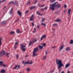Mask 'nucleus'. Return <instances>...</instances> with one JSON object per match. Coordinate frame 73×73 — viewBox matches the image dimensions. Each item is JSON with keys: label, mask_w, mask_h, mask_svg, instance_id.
I'll use <instances>...</instances> for the list:
<instances>
[{"label": "nucleus", "mask_w": 73, "mask_h": 73, "mask_svg": "<svg viewBox=\"0 0 73 73\" xmlns=\"http://www.w3.org/2000/svg\"><path fill=\"white\" fill-rule=\"evenodd\" d=\"M57 4H58V2H56L55 3H54L53 4L50 5V9L53 11H54V10L55 7H57L58 8H60L61 6V5L60 4L57 5Z\"/></svg>", "instance_id": "f257e3e1"}, {"label": "nucleus", "mask_w": 73, "mask_h": 73, "mask_svg": "<svg viewBox=\"0 0 73 73\" xmlns=\"http://www.w3.org/2000/svg\"><path fill=\"white\" fill-rule=\"evenodd\" d=\"M56 64L58 65L59 66L58 67V69H60L62 66H64V65L62 64V61L61 60H59L58 59H56Z\"/></svg>", "instance_id": "f03ea898"}, {"label": "nucleus", "mask_w": 73, "mask_h": 73, "mask_svg": "<svg viewBox=\"0 0 73 73\" xmlns=\"http://www.w3.org/2000/svg\"><path fill=\"white\" fill-rule=\"evenodd\" d=\"M37 51H38V48H35L34 49V51H33V56H37V55H38V54H35L36 53V52H37Z\"/></svg>", "instance_id": "7ed1b4c3"}, {"label": "nucleus", "mask_w": 73, "mask_h": 73, "mask_svg": "<svg viewBox=\"0 0 73 73\" xmlns=\"http://www.w3.org/2000/svg\"><path fill=\"white\" fill-rule=\"evenodd\" d=\"M20 46L21 49L22 50L24 51L26 50H25V47L26 46V45H23V44H21L20 45Z\"/></svg>", "instance_id": "20e7f679"}, {"label": "nucleus", "mask_w": 73, "mask_h": 73, "mask_svg": "<svg viewBox=\"0 0 73 73\" xmlns=\"http://www.w3.org/2000/svg\"><path fill=\"white\" fill-rule=\"evenodd\" d=\"M33 64V62L31 60V62H29V60L27 61V62H25L24 63V64L25 65V64Z\"/></svg>", "instance_id": "39448f33"}, {"label": "nucleus", "mask_w": 73, "mask_h": 73, "mask_svg": "<svg viewBox=\"0 0 73 73\" xmlns=\"http://www.w3.org/2000/svg\"><path fill=\"white\" fill-rule=\"evenodd\" d=\"M5 54V52L4 51H2L1 53H0V57L3 56Z\"/></svg>", "instance_id": "423d86ee"}, {"label": "nucleus", "mask_w": 73, "mask_h": 73, "mask_svg": "<svg viewBox=\"0 0 73 73\" xmlns=\"http://www.w3.org/2000/svg\"><path fill=\"white\" fill-rule=\"evenodd\" d=\"M34 17H35V15H32L29 19L30 21H34Z\"/></svg>", "instance_id": "0eeeda50"}, {"label": "nucleus", "mask_w": 73, "mask_h": 73, "mask_svg": "<svg viewBox=\"0 0 73 73\" xmlns=\"http://www.w3.org/2000/svg\"><path fill=\"white\" fill-rule=\"evenodd\" d=\"M20 65H17L15 66V67L13 68V69H16L17 68H18V69H17V70L19 68H20Z\"/></svg>", "instance_id": "6e6552de"}, {"label": "nucleus", "mask_w": 73, "mask_h": 73, "mask_svg": "<svg viewBox=\"0 0 73 73\" xmlns=\"http://www.w3.org/2000/svg\"><path fill=\"white\" fill-rule=\"evenodd\" d=\"M46 35H43L42 36V37H41V40H42V38H46Z\"/></svg>", "instance_id": "1a4fd4ad"}, {"label": "nucleus", "mask_w": 73, "mask_h": 73, "mask_svg": "<svg viewBox=\"0 0 73 73\" xmlns=\"http://www.w3.org/2000/svg\"><path fill=\"white\" fill-rule=\"evenodd\" d=\"M64 46H60L59 49V51L60 52L61 50H62V49L64 48Z\"/></svg>", "instance_id": "9d476101"}, {"label": "nucleus", "mask_w": 73, "mask_h": 73, "mask_svg": "<svg viewBox=\"0 0 73 73\" xmlns=\"http://www.w3.org/2000/svg\"><path fill=\"white\" fill-rule=\"evenodd\" d=\"M36 13L37 15H39V16H42V15H41V13H40L38 12V11H37Z\"/></svg>", "instance_id": "9b49d317"}, {"label": "nucleus", "mask_w": 73, "mask_h": 73, "mask_svg": "<svg viewBox=\"0 0 73 73\" xmlns=\"http://www.w3.org/2000/svg\"><path fill=\"white\" fill-rule=\"evenodd\" d=\"M13 12V8H12L10 10L9 13L10 15L12 14V13Z\"/></svg>", "instance_id": "f8f14e48"}, {"label": "nucleus", "mask_w": 73, "mask_h": 73, "mask_svg": "<svg viewBox=\"0 0 73 73\" xmlns=\"http://www.w3.org/2000/svg\"><path fill=\"white\" fill-rule=\"evenodd\" d=\"M2 40H3V38L2 37H0V46H1L2 44V43L1 42Z\"/></svg>", "instance_id": "ddd939ff"}, {"label": "nucleus", "mask_w": 73, "mask_h": 73, "mask_svg": "<svg viewBox=\"0 0 73 73\" xmlns=\"http://www.w3.org/2000/svg\"><path fill=\"white\" fill-rule=\"evenodd\" d=\"M70 64H67L65 66V68H68V67L70 66Z\"/></svg>", "instance_id": "4468645a"}, {"label": "nucleus", "mask_w": 73, "mask_h": 73, "mask_svg": "<svg viewBox=\"0 0 73 73\" xmlns=\"http://www.w3.org/2000/svg\"><path fill=\"white\" fill-rule=\"evenodd\" d=\"M71 12V9H70L68 10V16H69L70 15V12Z\"/></svg>", "instance_id": "2eb2a0df"}, {"label": "nucleus", "mask_w": 73, "mask_h": 73, "mask_svg": "<svg viewBox=\"0 0 73 73\" xmlns=\"http://www.w3.org/2000/svg\"><path fill=\"white\" fill-rule=\"evenodd\" d=\"M14 5H16L17 6L18 5V1H15V2L14 3Z\"/></svg>", "instance_id": "dca6fc26"}, {"label": "nucleus", "mask_w": 73, "mask_h": 73, "mask_svg": "<svg viewBox=\"0 0 73 73\" xmlns=\"http://www.w3.org/2000/svg\"><path fill=\"white\" fill-rule=\"evenodd\" d=\"M18 15H19L20 17L21 16V13L20 12V10H19L18 11Z\"/></svg>", "instance_id": "f3484780"}, {"label": "nucleus", "mask_w": 73, "mask_h": 73, "mask_svg": "<svg viewBox=\"0 0 73 73\" xmlns=\"http://www.w3.org/2000/svg\"><path fill=\"white\" fill-rule=\"evenodd\" d=\"M14 4L15 2H13V1H11L9 2L8 5H10V4Z\"/></svg>", "instance_id": "a211bd4d"}, {"label": "nucleus", "mask_w": 73, "mask_h": 73, "mask_svg": "<svg viewBox=\"0 0 73 73\" xmlns=\"http://www.w3.org/2000/svg\"><path fill=\"white\" fill-rule=\"evenodd\" d=\"M0 72L1 73H5V71L3 69L0 71Z\"/></svg>", "instance_id": "6ab92c4d"}, {"label": "nucleus", "mask_w": 73, "mask_h": 73, "mask_svg": "<svg viewBox=\"0 0 73 73\" xmlns=\"http://www.w3.org/2000/svg\"><path fill=\"white\" fill-rule=\"evenodd\" d=\"M39 48L40 49H42L43 48V46H41L40 45H39Z\"/></svg>", "instance_id": "aec40b11"}, {"label": "nucleus", "mask_w": 73, "mask_h": 73, "mask_svg": "<svg viewBox=\"0 0 73 73\" xmlns=\"http://www.w3.org/2000/svg\"><path fill=\"white\" fill-rule=\"evenodd\" d=\"M55 21L56 22H60L61 20L60 19H57Z\"/></svg>", "instance_id": "412c9836"}, {"label": "nucleus", "mask_w": 73, "mask_h": 73, "mask_svg": "<svg viewBox=\"0 0 73 73\" xmlns=\"http://www.w3.org/2000/svg\"><path fill=\"white\" fill-rule=\"evenodd\" d=\"M17 33H21V32L20 31V29H18L17 30Z\"/></svg>", "instance_id": "4be33fe9"}, {"label": "nucleus", "mask_w": 73, "mask_h": 73, "mask_svg": "<svg viewBox=\"0 0 73 73\" xmlns=\"http://www.w3.org/2000/svg\"><path fill=\"white\" fill-rule=\"evenodd\" d=\"M5 24H6V21H3L2 22V25H4Z\"/></svg>", "instance_id": "5701e85b"}, {"label": "nucleus", "mask_w": 73, "mask_h": 73, "mask_svg": "<svg viewBox=\"0 0 73 73\" xmlns=\"http://www.w3.org/2000/svg\"><path fill=\"white\" fill-rule=\"evenodd\" d=\"M15 57H16L17 59H18V58H19V54H17L16 55Z\"/></svg>", "instance_id": "b1692460"}, {"label": "nucleus", "mask_w": 73, "mask_h": 73, "mask_svg": "<svg viewBox=\"0 0 73 73\" xmlns=\"http://www.w3.org/2000/svg\"><path fill=\"white\" fill-rule=\"evenodd\" d=\"M33 43V41L32 42H30L29 44V46H31V45H32Z\"/></svg>", "instance_id": "393cba45"}, {"label": "nucleus", "mask_w": 73, "mask_h": 73, "mask_svg": "<svg viewBox=\"0 0 73 73\" xmlns=\"http://www.w3.org/2000/svg\"><path fill=\"white\" fill-rule=\"evenodd\" d=\"M3 63H4V62L3 61H0V65H1V66L2 65V64H3Z\"/></svg>", "instance_id": "a878e982"}, {"label": "nucleus", "mask_w": 73, "mask_h": 73, "mask_svg": "<svg viewBox=\"0 0 73 73\" xmlns=\"http://www.w3.org/2000/svg\"><path fill=\"white\" fill-rule=\"evenodd\" d=\"M6 56H7V57H9V55L10 54V53H6Z\"/></svg>", "instance_id": "bb28decb"}, {"label": "nucleus", "mask_w": 73, "mask_h": 73, "mask_svg": "<svg viewBox=\"0 0 73 73\" xmlns=\"http://www.w3.org/2000/svg\"><path fill=\"white\" fill-rule=\"evenodd\" d=\"M66 50L67 51H68V50H70V48L68 47L66 49Z\"/></svg>", "instance_id": "cd10ccee"}, {"label": "nucleus", "mask_w": 73, "mask_h": 73, "mask_svg": "<svg viewBox=\"0 0 73 73\" xmlns=\"http://www.w3.org/2000/svg\"><path fill=\"white\" fill-rule=\"evenodd\" d=\"M73 44V40H71L70 41V44Z\"/></svg>", "instance_id": "c85d7f7f"}, {"label": "nucleus", "mask_w": 73, "mask_h": 73, "mask_svg": "<svg viewBox=\"0 0 73 73\" xmlns=\"http://www.w3.org/2000/svg\"><path fill=\"white\" fill-rule=\"evenodd\" d=\"M15 33V32L13 31H11L10 32V34H11V35H12L13 34H14Z\"/></svg>", "instance_id": "c756f323"}, {"label": "nucleus", "mask_w": 73, "mask_h": 73, "mask_svg": "<svg viewBox=\"0 0 73 73\" xmlns=\"http://www.w3.org/2000/svg\"><path fill=\"white\" fill-rule=\"evenodd\" d=\"M2 66H3V67H4V68H5V67H6V66H7L6 65L3 64L2 65Z\"/></svg>", "instance_id": "7c9ffc66"}, {"label": "nucleus", "mask_w": 73, "mask_h": 73, "mask_svg": "<svg viewBox=\"0 0 73 73\" xmlns=\"http://www.w3.org/2000/svg\"><path fill=\"white\" fill-rule=\"evenodd\" d=\"M37 41V40H36V39H35L34 41H33V43H35V42H36Z\"/></svg>", "instance_id": "2f4dec72"}, {"label": "nucleus", "mask_w": 73, "mask_h": 73, "mask_svg": "<svg viewBox=\"0 0 73 73\" xmlns=\"http://www.w3.org/2000/svg\"><path fill=\"white\" fill-rule=\"evenodd\" d=\"M41 25H43L44 26V27H45L46 26V25L44 23H42L41 24Z\"/></svg>", "instance_id": "473e14b6"}, {"label": "nucleus", "mask_w": 73, "mask_h": 73, "mask_svg": "<svg viewBox=\"0 0 73 73\" xmlns=\"http://www.w3.org/2000/svg\"><path fill=\"white\" fill-rule=\"evenodd\" d=\"M2 1H1V0H0V3H3V2H4L5 1V0H2Z\"/></svg>", "instance_id": "72a5a7b5"}, {"label": "nucleus", "mask_w": 73, "mask_h": 73, "mask_svg": "<svg viewBox=\"0 0 73 73\" xmlns=\"http://www.w3.org/2000/svg\"><path fill=\"white\" fill-rule=\"evenodd\" d=\"M37 2V0H35V1H34V4H36Z\"/></svg>", "instance_id": "f704fd0d"}, {"label": "nucleus", "mask_w": 73, "mask_h": 73, "mask_svg": "<svg viewBox=\"0 0 73 73\" xmlns=\"http://www.w3.org/2000/svg\"><path fill=\"white\" fill-rule=\"evenodd\" d=\"M57 23L54 24L53 25V26L54 27H55V26H57Z\"/></svg>", "instance_id": "c9c22d12"}, {"label": "nucleus", "mask_w": 73, "mask_h": 73, "mask_svg": "<svg viewBox=\"0 0 73 73\" xmlns=\"http://www.w3.org/2000/svg\"><path fill=\"white\" fill-rule=\"evenodd\" d=\"M14 48L15 49H16L17 48V46H16V45H15L14 46Z\"/></svg>", "instance_id": "e433bc0d"}, {"label": "nucleus", "mask_w": 73, "mask_h": 73, "mask_svg": "<svg viewBox=\"0 0 73 73\" xmlns=\"http://www.w3.org/2000/svg\"><path fill=\"white\" fill-rule=\"evenodd\" d=\"M35 7H31V9H35Z\"/></svg>", "instance_id": "4c0bfd02"}, {"label": "nucleus", "mask_w": 73, "mask_h": 73, "mask_svg": "<svg viewBox=\"0 0 73 73\" xmlns=\"http://www.w3.org/2000/svg\"><path fill=\"white\" fill-rule=\"evenodd\" d=\"M55 1H56V0H54L53 1L50 0V3H53V2H54Z\"/></svg>", "instance_id": "58836bf2"}, {"label": "nucleus", "mask_w": 73, "mask_h": 73, "mask_svg": "<svg viewBox=\"0 0 73 73\" xmlns=\"http://www.w3.org/2000/svg\"><path fill=\"white\" fill-rule=\"evenodd\" d=\"M43 46H46V43L42 44Z\"/></svg>", "instance_id": "ea45409f"}, {"label": "nucleus", "mask_w": 73, "mask_h": 73, "mask_svg": "<svg viewBox=\"0 0 73 73\" xmlns=\"http://www.w3.org/2000/svg\"><path fill=\"white\" fill-rule=\"evenodd\" d=\"M34 29L35 30L34 31H33V33H35L36 31V28H34Z\"/></svg>", "instance_id": "a19ab883"}, {"label": "nucleus", "mask_w": 73, "mask_h": 73, "mask_svg": "<svg viewBox=\"0 0 73 73\" xmlns=\"http://www.w3.org/2000/svg\"><path fill=\"white\" fill-rule=\"evenodd\" d=\"M26 70L27 71H29V70H30V69H29V68H27Z\"/></svg>", "instance_id": "79ce46f5"}, {"label": "nucleus", "mask_w": 73, "mask_h": 73, "mask_svg": "<svg viewBox=\"0 0 73 73\" xmlns=\"http://www.w3.org/2000/svg\"><path fill=\"white\" fill-rule=\"evenodd\" d=\"M48 54V51H47V50H46L45 51V54L46 55H47V54Z\"/></svg>", "instance_id": "37998d69"}, {"label": "nucleus", "mask_w": 73, "mask_h": 73, "mask_svg": "<svg viewBox=\"0 0 73 73\" xmlns=\"http://www.w3.org/2000/svg\"><path fill=\"white\" fill-rule=\"evenodd\" d=\"M45 20V19L44 18L42 19V22H44V20Z\"/></svg>", "instance_id": "c03bdc74"}, {"label": "nucleus", "mask_w": 73, "mask_h": 73, "mask_svg": "<svg viewBox=\"0 0 73 73\" xmlns=\"http://www.w3.org/2000/svg\"><path fill=\"white\" fill-rule=\"evenodd\" d=\"M36 28H37L38 29H39L40 28V26H39V25H37Z\"/></svg>", "instance_id": "a18cd8bd"}, {"label": "nucleus", "mask_w": 73, "mask_h": 73, "mask_svg": "<svg viewBox=\"0 0 73 73\" xmlns=\"http://www.w3.org/2000/svg\"><path fill=\"white\" fill-rule=\"evenodd\" d=\"M18 44V42H15V45H17Z\"/></svg>", "instance_id": "49530a36"}, {"label": "nucleus", "mask_w": 73, "mask_h": 73, "mask_svg": "<svg viewBox=\"0 0 73 73\" xmlns=\"http://www.w3.org/2000/svg\"><path fill=\"white\" fill-rule=\"evenodd\" d=\"M29 12V11L28 10L26 11L25 12V14H27Z\"/></svg>", "instance_id": "de8ad7c7"}, {"label": "nucleus", "mask_w": 73, "mask_h": 73, "mask_svg": "<svg viewBox=\"0 0 73 73\" xmlns=\"http://www.w3.org/2000/svg\"><path fill=\"white\" fill-rule=\"evenodd\" d=\"M46 56H44L43 57V59H46Z\"/></svg>", "instance_id": "09e8293b"}, {"label": "nucleus", "mask_w": 73, "mask_h": 73, "mask_svg": "<svg viewBox=\"0 0 73 73\" xmlns=\"http://www.w3.org/2000/svg\"><path fill=\"white\" fill-rule=\"evenodd\" d=\"M56 48V46H54L52 47V49H55Z\"/></svg>", "instance_id": "8fccbe9b"}, {"label": "nucleus", "mask_w": 73, "mask_h": 73, "mask_svg": "<svg viewBox=\"0 0 73 73\" xmlns=\"http://www.w3.org/2000/svg\"><path fill=\"white\" fill-rule=\"evenodd\" d=\"M44 10H45V9H41V11H44Z\"/></svg>", "instance_id": "3c124183"}, {"label": "nucleus", "mask_w": 73, "mask_h": 73, "mask_svg": "<svg viewBox=\"0 0 73 73\" xmlns=\"http://www.w3.org/2000/svg\"><path fill=\"white\" fill-rule=\"evenodd\" d=\"M54 70H53L52 71H50V73H53V72H54Z\"/></svg>", "instance_id": "603ef678"}, {"label": "nucleus", "mask_w": 73, "mask_h": 73, "mask_svg": "<svg viewBox=\"0 0 73 73\" xmlns=\"http://www.w3.org/2000/svg\"><path fill=\"white\" fill-rule=\"evenodd\" d=\"M64 7L66 8V5H65L64 6Z\"/></svg>", "instance_id": "864d4df0"}, {"label": "nucleus", "mask_w": 73, "mask_h": 73, "mask_svg": "<svg viewBox=\"0 0 73 73\" xmlns=\"http://www.w3.org/2000/svg\"><path fill=\"white\" fill-rule=\"evenodd\" d=\"M47 8H48V7H45L44 9V10H45V9H47Z\"/></svg>", "instance_id": "5fc2aeb1"}, {"label": "nucleus", "mask_w": 73, "mask_h": 73, "mask_svg": "<svg viewBox=\"0 0 73 73\" xmlns=\"http://www.w3.org/2000/svg\"><path fill=\"white\" fill-rule=\"evenodd\" d=\"M30 1H29V2L27 3V5L28 4H30Z\"/></svg>", "instance_id": "6e6d98bb"}, {"label": "nucleus", "mask_w": 73, "mask_h": 73, "mask_svg": "<svg viewBox=\"0 0 73 73\" xmlns=\"http://www.w3.org/2000/svg\"><path fill=\"white\" fill-rule=\"evenodd\" d=\"M58 13V11H56L55 12V14H57V13Z\"/></svg>", "instance_id": "4d7b16f0"}, {"label": "nucleus", "mask_w": 73, "mask_h": 73, "mask_svg": "<svg viewBox=\"0 0 73 73\" xmlns=\"http://www.w3.org/2000/svg\"><path fill=\"white\" fill-rule=\"evenodd\" d=\"M32 25L33 27H34V23H32Z\"/></svg>", "instance_id": "13d9d810"}, {"label": "nucleus", "mask_w": 73, "mask_h": 73, "mask_svg": "<svg viewBox=\"0 0 73 73\" xmlns=\"http://www.w3.org/2000/svg\"><path fill=\"white\" fill-rule=\"evenodd\" d=\"M6 7H5L2 10V11H3V9H5V8H6Z\"/></svg>", "instance_id": "bf43d9fd"}, {"label": "nucleus", "mask_w": 73, "mask_h": 73, "mask_svg": "<svg viewBox=\"0 0 73 73\" xmlns=\"http://www.w3.org/2000/svg\"><path fill=\"white\" fill-rule=\"evenodd\" d=\"M44 5H42L41 6V7H44Z\"/></svg>", "instance_id": "052dcab7"}, {"label": "nucleus", "mask_w": 73, "mask_h": 73, "mask_svg": "<svg viewBox=\"0 0 73 73\" xmlns=\"http://www.w3.org/2000/svg\"><path fill=\"white\" fill-rule=\"evenodd\" d=\"M22 63L23 64H24V61H23L22 62Z\"/></svg>", "instance_id": "680f3d73"}, {"label": "nucleus", "mask_w": 73, "mask_h": 73, "mask_svg": "<svg viewBox=\"0 0 73 73\" xmlns=\"http://www.w3.org/2000/svg\"><path fill=\"white\" fill-rule=\"evenodd\" d=\"M64 73V72L63 71H62L61 73Z\"/></svg>", "instance_id": "e2e57ef3"}, {"label": "nucleus", "mask_w": 73, "mask_h": 73, "mask_svg": "<svg viewBox=\"0 0 73 73\" xmlns=\"http://www.w3.org/2000/svg\"><path fill=\"white\" fill-rule=\"evenodd\" d=\"M67 73H70V71H68Z\"/></svg>", "instance_id": "0e129e2a"}, {"label": "nucleus", "mask_w": 73, "mask_h": 73, "mask_svg": "<svg viewBox=\"0 0 73 73\" xmlns=\"http://www.w3.org/2000/svg\"><path fill=\"white\" fill-rule=\"evenodd\" d=\"M66 11V10H64V12L65 13Z\"/></svg>", "instance_id": "69168bd1"}, {"label": "nucleus", "mask_w": 73, "mask_h": 73, "mask_svg": "<svg viewBox=\"0 0 73 73\" xmlns=\"http://www.w3.org/2000/svg\"><path fill=\"white\" fill-rule=\"evenodd\" d=\"M17 20H16L15 21V22H17Z\"/></svg>", "instance_id": "338daca9"}, {"label": "nucleus", "mask_w": 73, "mask_h": 73, "mask_svg": "<svg viewBox=\"0 0 73 73\" xmlns=\"http://www.w3.org/2000/svg\"><path fill=\"white\" fill-rule=\"evenodd\" d=\"M19 73H22V72H20Z\"/></svg>", "instance_id": "774afa93"}]
</instances>
